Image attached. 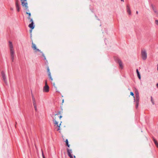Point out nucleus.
<instances>
[{
    "label": "nucleus",
    "mask_w": 158,
    "mask_h": 158,
    "mask_svg": "<svg viewBox=\"0 0 158 158\" xmlns=\"http://www.w3.org/2000/svg\"><path fill=\"white\" fill-rule=\"evenodd\" d=\"M10 10H13V8H10Z\"/></svg>",
    "instance_id": "a19ab883"
},
{
    "label": "nucleus",
    "mask_w": 158,
    "mask_h": 158,
    "mask_svg": "<svg viewBox=\"0 0 158 158\" xmlns=\"http://www.w3.org/2000/svg\"><path fill=\"white\" fill-rule=\"evenodd\" d=\"M33 101V105L34 106H36V102L35 100L34 101Z\"/></svg>",
    "instance_id": "4be33fe9"
},
{
    "label": "nucleus",
    "mask_w": 158,
    "mask_h": 158,
    "mask_svg": "<svg viewBox=\"0 0 158 158\" xmlns=\"http://www.w3.org/2000/svg\"><path fill=\"white\" fill-rule=\"evenodd\" d=\"M156 86L158 88V83L156 84Z\"/></svg>",
    "instance_id": "79ce46f5"
},
{
    "label": "nucleus",
    "mask_w": 158,
    "mask_h": 158,
    "mask_svg": "<svg viewBox=\"0 0 158 158\" xmlns=\"http://www.w3.org/2000/svg\"><path fill=\"white\" fill-rule=\"evenodd\" d=\"M34 106V107L35 108V110L36 111H37V109L36 106Z\"/></svg>",
    "instance_id": "cd10ccee"
},
{
    "label": "nucleus",
    "mask_w": 158,
    "mask_h": 158,
    "mask_svg": "<svg viewBox=\"0 0 158 158\" xmlns=\"http://www.w3.org/2000/svg\"><path fill=\"white\" fill-rule=\"evenodd\" d=\"M51 117H52V118H53V121H56V117H53L52 116H51Z\"/></svg>",
    "instance_id": "c85d7f7f"
},
{
    "label": "nucleus",
    "mask_w": 158,
    "mask_h": 158,
    "mask_svg": "<svg viewBox=\"0 0 158 158\" xmlns=\"http://www.w3.org/2000/svg\"><path fill=\"white\" fill-rule=\"evenodd\" d=\"M41 53H42V56L44 57V59L46 60L45 56L44 55V53L42 52H41Z\"/></svg>",
    "instance_id": "5701e85b"
},
{
    "label": "nucleus",
    "mask_w": 158,
    "mask_h": 158,
    "mask_svg": "<svg viewBox=\"0 0 158 158\" xmlns=\"http://www.w3.org/2000/svg\"><path fill=\"white\" fill-rule=\"evenodd\" d=\"M141 56L142 59L145 60L147 58V53L145 50L141 51Z\"/></svg>",
    "instance_id": "f257e3e1"
},
{
    "label": "nucleus",
    "mask_w": 158,
    "mask_h": 158,
    "mask_svg": "<svg viewBox=\"0 0 158 158\" xmlns=\"http://www.w3.org/2000/svg\"><path fill=\"white\" fill-rule=\"evenodd\" d=\"M65 143H66V145H67V146L68 147H69L70 145L69 144V142H68V139H66V140H65Z\"/></svg>",
    "instance_id": "dca6fc26"
},
{
    "label": "nucleus",
    "mask_w": 158,
    "mask_h": 158,
    "mask_svg": "<svg viewBox=\"0 0 158 158\" xmlns=\"http://www.w3.org/2000/svg\"><path fill=\"white\" fill-rule=\"evenodd\" d=\"M10 56L12 61H13L14 57L15 52L10 53Z\"/></svg>",
    "instance_id": "f8f14e48"
},
{
    "label": "nucleus",
    "mask_w": 158,
    "mask_h": 158,
    "mask_svg": "<svg viewBox=\"0 0 158 158\" xmlns=\"http://www.w3.org/2000/svg\"><path fill=\"white\" fill-rule=\"evenodd\" d=\"M62 116H61V115H60V116H59V118L60 119L61 118H62Z\"/></svg>",
    "instance_id": "e433bc0d"
},
{
    "label": "nucleus",
    "mask_w": 158,
    "mask_h": 158,
    "mask_svg": "<svg viewBox=\"0 0 158 158\" xmlns=\"http://www.w3.org/2000/svg\"><path fill=\"white\" fill-rule=\"evenodd\" d=\"M127 11L128 12V14L129 15H131V11L130 10V8L128 5H127Z\"/></svg>",
    "instance_id": "1a4fd4ad"
},
{
    "label": "nucleus",
    "mask_w": 158,
    "mask_h": 158,
    "mask_svg": "<svg viewBox=\"0 0 158 158\" xmlns=\"http://www.w3.org/2000/svg\"><path fill=\"white\" fill-rule=\"evenodd\" d=\"M74 158H75V156H74Z\"/></svg>",
    "instance_id": "de8ad7c7"
},
{
    "label": "nucleus",
    "mask_w": 158,
    "mask_h": 158,
    "mask_svg": "<svg viewBox=\"0 0 158 158\" xmlns=\"http://www.w3.org/2000/svg\"><path fill=\"white\" fill-rule=\"evenodd\" d=\"M30 19V22H31V23H34V22H33V20L32 18H30V19Z\"/></svg>",
    "instance_id": "7c9ffc66"
},
{
    "label": "nucleus",
    "mask_w": 158,
    "mask_h": 158,
    "mask_svg": "<svg viewBox=\"0 0 158 158\" xmlns=\"http://www.w3.org/2000/svg\"><path fill=\"white\" fill-rule=\"evenodd\" d=\"M151 101L152 104L154 105V101L153 100L152 98V96L151 97Z\"/></svg>",
    "instance_id": "a211bd4d"
},
{
    "label": "nucleus",
    "mask_w": 158,
    "mask_h": 158,
    "mask_svg": "<svg viewBox=\"0 0 158 158\" xmlns=\"http://www.w3.org/2000/svg\"><path fill=\"white\" fill-rule=\"evenodd\" d=\"M67 150L68 155L70 157V158H73V156L71 154V153L72 152V150L71 149H67Z\"/></svg>",
    "instance_id": "0eeeda50"
},
{
    "label": "nucleus",
    "mask_w": 158,
    "mask_h": 158,
    "mask_svg": "<svg viewBox=\"0 0 158 158\" xmlns=\"http://www.w3.org/2000/svg\"><path fill=\"white\" fill-rule=\"evenodd\" d=\"M32 101H34L35 100V98L34 97V96L33 95H32Z\"/></svg>",
    "instance_id": "c756f323"
},
{
    "label": "nucleus",
    "mask_w": 158,
    "mask_h": 158,
    "mask_svg": "<svg viewBox=\"0 0 158 158\" xmlns=\"http://www.w3.org/2000/svg\"><path fill=\"white\" fill-rule=\"evenodd\" d=\"M48 76L50 78V79L51 80V81H52L53 80V79L52 78V77H51V73H49V74H48Z\"/></svg>",
    "instance_id": "aec40b11"
},
{
    "label": "nucleus",
    "mask_w": 158,
    "mask_h": 158,
    "mask_svg": "<svg viewBox=\"0 0 158 158\" xmlns=\"http://www.w3.org/2000/svg\"><path fill=\"white\" fill-rule=\"evenodd\" d=\"M130 95L132 96H133V97L134 96V94L132 92H130Z\"/></svg>",
    "instance_id": "2f4dec72"
},
{
    "label": "nucleus",
    "mask_w": 158,
    "mask_h": 158,
    "mask_svg": "<svg viewBox=\"0 0 158 158\" xmlns=\"http://www.w3.org/2000/svg\"><path fill=\"white\" fill-rule=\"evenodd\" d=\"M60 130V127H59V128H58L57 130Z\"/></svg>",
    "instance_id": "c03bdc74"
},
{
    "label": "nucleus",
    "mask_w": 158,
    "mask_h": 158,
    "mask_svg": "<svg viewBox=\"0 0 158 158\" xmlns=\"http://www.w3.org/2000/svg\"><path fill=\"white\" fill-rule=\"evenodd\" d=\"M46 84L47 85V80H45V85H46Z\"/></svg>",
    "instance_id": "c9c22d12"
},
{
    "label": "nucleus",
    "mask_w": 158,
    "mask_h": 158,
    "mask_svg": "<svg viewBox=\"0 0 158 158\" xmlns=\"http://www.w3.org/2000/svg\"><path fill=\"white\" fill-rule=\"evenodd\" d=\"M139 102H135V107L136 108H137L138 106Z\"/></svg>",
    "instance_id": "393cba45"
},
{
    "label": "nucleus",
    "mask_w": 158,
    "mask_h": 158,
    "mask_svg": "<svg viewBox=\"0 0 158 158\" xmlns=\"http://www.w3.org/2000/svg\"><path fill=\"white\" fill-rule=\"evenodd\" d=\"M135 97L134 96V100L135 101V102H139V94H137L135 95Z\"/></svg>",
    "instance_id": "6e6552de"
},
{
    "label": "nucleus",
    "mask_w": 158,
    "mask_h": 158,
    "mask_svg": "<svg viewBox=\"0 0 158 158\" xmlns=\"http://www.w3.org/2000/svg\"><path fill=\"white\" fill-rule=\"evenodd\" d=\"M9 46L10 49V52H15L13 46L12 44V43L10 41H9Z\"/></svg>",
    "instance_id": "7ed1b4c3"
},
{
    "label": "nucleus",
    "mask_w": 158,
    "mask_h": 158,
    "mask_svg": "<svg viewBox=\"0 0 158 158\" xmlns=\"http://www.w3.org/2000/svg\"><path fill=\"white\" fill-rule=\"evenodd\" d=\"M122 2H124V0H121Z\"/></svg>",
    "instance_id": "a18cd8bd"
},
{
    "label": "nucleus",
    "mask_w": 158,
    "mask_h": 158,
    "mask_svg": "<svg viewBox=\"0 0 158 158\" xmlns=\"http://www.w3.org/2000/svg\"><path fill=\"white\" fill-rule=\"evenodd\" d=\"M136 73H137V76L139 79H141V76L138 70L137 69H136Z\"/></svg>",
    "instance_id": "ddd939ff"
},
{
    "label": "nucleus",
    "mask_w": 158,
    "mask_h": 158,
    "mask_svg": "<svg viewBox=\"0 0 158 158\" xmlns=\"http://www.w3.org/2000/svg\"><path fill=\"white\" fill-rule=\"evenodd\" d=\"M32 48L34 50H35L37 48L36 45L33 43H32Z\"/></svg>",
    "instance_id": "2eb2a0df"
},
{
    "label": "nucleus",
    "mask_w": 158,
    "mask_h": 158,
    "mask_svg": "<svg viewBox=\"0 0 158 158\" xmlns=\"http://www.w3.org/2000/svg\"><path fill=\"white\" fill-rule=\"evenodd\" d=\"M54 123L57 126H58V122L56 121H53Z\"/></svg>",
    "instance_id": "6ab92c4d"
},
{
    "label": "nucleus",
    "mask_w": 158,
    "mask_h": 158,
    "mask_svg": "<svg viewBox=\"0 0 158 158\" xmlns=\"http://www.w3.org/2000/svg\"><path fill=\"white\" fill-rule=\"evenodd\" d=\"M62 113V111H58V113L56 114L55 115V116H56L57 115H58V114H61Z\"/></svg>",
    "instance_id": "412c9836"
},
{
    "label": "nucleus",
    "mask_w": 158,
    "mask_h": 158,
    "mask_svg": "<svg viewBox=\"0 0 158 158\" xmlns=\"http://www.w3.org/2000/svg\"><path fill=\"white\" fill-rule=\"evenodd\" d=\"M136 14H138V11H136Z\"/></svg>",
    "instance_id": "ea45409f"
},
{
    "label": "nucleus",
    "mask_w": 158,
    "mask_h": 158,
    "mask_svg": "<svg viewBox=\"0 0 158 158\" xmlns=\"http://www.w3.org/2000/svg\"><path fill=\"white\" fill-rule=\"evenodd\" d=\"M152 9H153V10L154 11V12L155 13H156V11L154 9V7H152Z\"/></svg>",
    "instance_id": "72a5a7b5"
},
{
    "label": "nucleus",
    "mask_w": 158,
    "mask_h": 158,
    "mask_svg": "<svg viewBox=\"0 0 158 158\" xmlns=\"http://www.w3.org/2000/svg\"><path fill=\"white\" fill-rule=\"evenodd\" d=\"M157 70H158V64H157Z\"/></svg>",
    "instance_id": "37998d69"
},
{
    "label": "nucleus",
    "mask_w": 158,
    "mask_h": 158,
    "mask_svg": "<svg viewBox=\"0 0 158 158\" xmlns=\"http://www.w3.org/2000/svg\"><path fill=\"white\" fill-rule=\"evenodd\" d=\"M44 92H48L49 91V87L48 85H45L43 89Z\"/></svg>",
    "instance_id": "39448f33"
},
{
    "label": "nucleus",
    "mask_w": 158,
    "mask_h": 158,
    "mask_svg": "<svg viewBox=\"0 0 158 158\" xmlns=\"http://www.w3.org/2000/svg\"><path fill=\"white\" fill-rule=\"evenodd\" d=\"M28 27L31 29H33L35 27V26L34 25V23H32L28 25Z\"/></svg>",
    "instance_id": "9d476101"
},
{
    "label": "nucleus",
    "mask_w": 158,
    "mask_h": 158,
    "mask_svg": "<svg viewBox=\"0 0 158 158\" xmlns=\"http://www.w3.org/2000/svg\"><path fill=\"white\" fill-rule=\"evenodd\" d=\"M26 14L28 15V19H30V17L31 16V14L30 13L26 12Z\"/></svg>",
    "instance_id": "f3484780"
},
{
    "label": "nucleus",
    "mask_w": 158,
    "mask_h": 158,
    "mask_svg": "<svg viewBox=\"0 0 158 158\" xmlns=\"http://www.w3.org/2000/svg\"><path fill=\"white\" fill-rule=\"evenodd\" d=\"M22 2V6H24L26 9L28 10V7L27 6V2L26 0H21Z\"/></svg>",
    "instance_id": "f03ea898"
},
{
    "label": "nucleus",
    "mask_w": 158,
    "mask_h": 158,
    "mask_svg": "<svg viewBox=\"0 0 158 158\" xmlns=\"http://www.w3.org/2000/svg\"><path fill=\"white\" fill-rule=\"evenodd\" d=\"M42 156H43V158H45L44 156V155L43 152L42 151Z\"/></svg>",
    "instance_id": "473e14b6"
},
{
    "label": "nucleus",
    "mask_w": 158,
    "mask_h": 158,
    "mask_svg": "<svg viewBox=\"0 0 158 158\" xmlns=\"http://www.w3.org/2000/svg\"><path fill=\"white\" fill-rule=\"evenodd\" d=\"M35 50V52H37V51H39V52H41L40 50H39V49H37V48Z\"/></svg>",
    "instance_id": "a878e982"
},
{
    "label": "nucleus",
    "mask_w": 158,
    "mask_h": 158,
    "mask_svg": "<svg viewBox=\"0 0 158 158\" xmlns=\"http://www.w3.org/2000/svg\"><path fill=\"white\" fill-rule=\"evenodd\" d=\"M16 7L17 9V11L18 12H19L20 11V8L19 7V4L17 2H16Z\"/></svg>",
    "instance_id": "9b49d317"
},
{
    "label": "nucleus",
    "mask_w": 158,
    "mask_h": 158,
    "mask_svg": "<svg viewBox=\"0 0 158 158\" xmlns=\"http://www.w3.org/2000/svg\"><path fill=\"white\" fill-rule=\"evenodd\" d=\"M153 141L155 144L156 145V146L158 148V143L157 141L153 137Z\"/></svg>",
    "instance_id": "4468645a"
},
{
    "label": "nucleus",
    "mask_w": 158,
    "mask_h": 158,
    "mask_svg": "<svg viewBox=\"0 0 158 158\" xmlns=\"http://www.w3.org/2000/svg\"><path fill=\"white\" fill-rule=\"evenodd\" d=\"M61 123H62V122H61L60 123L59 125H58V126H57L58 127H60V126L61 125Z\"/></svg>",
    "instance_id": "f704fd0d"
},
{
    "label": "nucleus",
    "mask_w": 158,
    "mask_h": 158,
    "mask_svg": "<svg viewBox=\"0 0 158 158\" xmlns=\"http://www.w3.org/2000/svg\"><path fill=\"white\" fill-rule=\"evenodd\" d=\"M116 61L118 63L120 68L122 69L123 68V63L121 60L120 59L118 58L116 59Z\"/></svg>",
    "instance_id": "423d86ee"
},
{
    "label": "nucleus",
    "mask_w": 158,
    "mask_h": 158,
    "mask_svg": "<svg viewBox=\"0 0 158 158\" xmlns=\"http://www.w3.org/2000/svg\"><path fill=\"white\" fill-rule=\"evenodd\" d=\"M155 23L156 24V25L158 26V20H156L155 21Z\"/></svg>",
    "instance_id": "bb28decb"
},
{
    "label": "nucleus",
    "mask_w": 158,
    "mask_h": 158,
    "mask_svg": "<svg viewBox=\"0 0 158 158\" xmlns=\"http://www.w3.org/2000/svg\"><path fill=\"white\" fill-rule=\"evenodd\" d=\"M32 29H31L30 30V33H31V32H32Z\"/></svg>",
    "instance_id": "4c0bfd02"
},
{
    "label": "nucleus",
    "mask_w": 158,
    "mask_h": 158,
    "mask_svg": "<svg viewBox=\"0 0 158 158\" xmlns=\"http://www.w3.org/2000/svg\"><path fill=\"white\" fill-rule=\"evenodd\" d=\"M63 102H64V100L63 99L62 100V103H63Z\"/></svg>",
    "instance_id": "49530a36"
},
{
    "label": "nucleus",
    "mask_w": 158,
    "mask_h": 158,
    "mask_svg": "<svg viewBox=\"0 0 158 158\" xmlns=\"http://www.w3.org/2000/svg\"><path fill=\"white\" fill-rule=\"evenodd\" d=\"M3 78V79L4 80V82L6 83H7V81L6 78V77L5 74V72L4 71H2L1 72Z\"/></svg>",
    "instance_id": "20e7f679"
},
{
    "label": "nucleus",
    "mask_w": 158,
    "mask_h": 158,
    "mask_svg": "<svg viewBox=\"0 0 158 158\" xmlns=\"http://www.w3.org/2000/svg\"><path fill=\"white\" fill-rule=\"evenodd\" d=\"M137 94H139V93L137 91L136 92V95Z\"/></svg>",
    "instance_id": "58836bf2"
},
{
    "label": "nucleus",
    "mask_w": 158,
    "mask_h": 158,
    "mask_svg": "<svg viewBox=\"0 0 158 158\" xmlns=\"http://www.w3.org/2000/svg\"><path fill=\"white\" fill-rule=\"evenodd\" d=\"M47 72L48 73V74H49V73H51L50 72L49 69V68L48 67H47Z\"/></svg>",
    "instance_id": "b1692460"
}]
</instances>
